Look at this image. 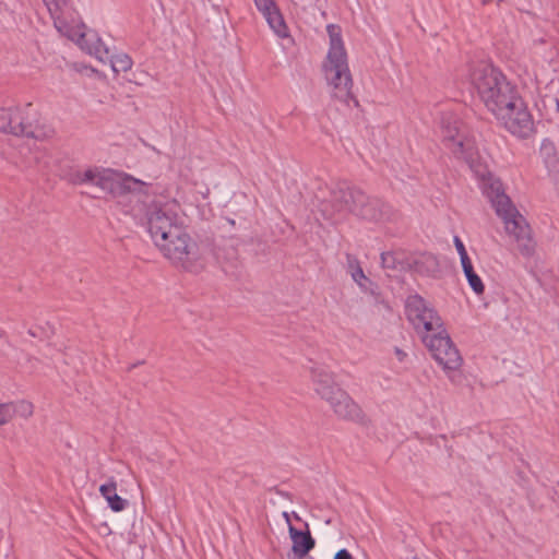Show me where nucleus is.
I'll list each match as a JSON object with an SVG mask.
<instances>
[{"instance_id":"1","label":"nucleus","mask_w":559,"mask_h":559,"mask_svg":"<svg viewBox=\"0 0 559 559\" xmlns=\"http://www.w3.org/2000/svg\"><path fill=\"white\" fill-rule=\"evenodd\" d=\"M72 182L90 183L114 195L131 194L142 203L140 212L150 237L165 259L174 266L191 273L205 267V248L187 233L186 213L176 199L163 195L151 199L146 182L110 169L76 171Z\"/></svg>"},{"instance_id":"2","label":"nucleus","mask_w":559,"mask_h":559,"mask_svg":"<svg viewBox=\"0 0 559 559\" xmlns=\"http://www.w3.org/2000/svg\"><path fill=\"white\" fill-rule=\"evenodd\" d=\"M441 132L444 145L457 158L465 160L478 178L483 193L502 221L507 235L516 243L520 253L532 257L536 250V241L528 223L504 193L501 181L480 162L475 142L467 136L463 123L457 117L445 115L441 120Z\"/></svg>"},{"instance_id":"3","label":"nucleus","mask_w":559,"mask_h":559,"mask_svg":"<svg viewBox=\"0 0 559 559\" xmlns=\"http://www.w3.org/2000/svg\"><path fill=\"white\" fill-rule=\"evenodd\" d=\"M326 32L329 35V50L323 62V72L331 88L332 97L347 105L353 100L357 105L352 91L353 78L342 38V29L336 24H329Z\"/></svg>"},{"instance_id":"4","label":"nucleus","mask_w":559,"mask_h":559,"mask_svg":"<svg viewBox=\"0 0 559 559\" xmlns=\"http://www.w3.org/2000/svg\"><path fill=\"white\" fill-rule=\"evenodd\" d=\"M468 80L489 111L496 114L500 108L512 104L518 91L493 66L478 62L471 67Z\"/></svg>"},{"instance_id":"5","label":"nucleus","mask_w":559,"mask_h":559,"mask_svg":"<svg viewBox=\"0 0 559 559\" xmlns=\"http://www.w3.org/2000/svg\"><path fill=\"white\" fill-rule=\"evenodd\" d=\"M335 201L342 206L349 207V212L364 219L371 222H383L390 218V207L379 199L366 195L356 188H342L336 192Z\"/></svg>"},{"instance_id":"6","label":"nucleus","mask_w":559,"mask_h":559,"mask_svg":"<svg viewBox=\"0 0 559 559\" xmlns=\"http://www.w3.org/2000/svg\"><path fill=\"white\" fill-rule=\"evenodd\" d=\"M406 314L424 342V336L444 330L443 321L431 304L419 295L406 299Z\"/></svg>"},{"instance_id":"7","label":"nucleus","mask_w":559,"mask_h":559,"mask_svg":"<svg viewBox=\"0 0 559 559\" xmlns=\"http://www.w3.org/2000/svg\"><path fill=\"white\" fill-rule=\"evenodd\" d=\"M423 343L447 373L461 368L463 358L445 329L424 336Z\"/></svg>"},{"instance_id":"8","label":"nucleus","mask_w":559,"mask_h":559,"mask_svg":"<svg viewBox=\"0 0 559 559\" xmlns=\"http://www.w3.org/2000/svg\"><path fill=\"white\" fill-rule=\"evenodd\" d=\"M35 112L31 105L24 108L9 107L2 112V131L37 140L48 136L47 132L34 124Z\"/></svg>"},{"instance_id":"9","label":"nucleus","mask_w":559,"mask_h":559,"mask_svg":"<svg viewBox=\"0 0 559 559\" xmlns=\"http://www.w3.org/2000/svg\"><path fill=\"white\" fill-rule=\"evenodd\" d=\"M493 115L507 130L516 136L528 138L534 131L532 116L519 94L512 99V104L500 108Z\"/></svg>"},{"instance_id":"10","label":"nucleus","mask_w":559,"mask_h":559,"mask_svg":"<svg viewBox=\"0 0 559 559\" xmlns=\"http://www.w3.org/2000/svg\"><path fill=\"white\" fill-rule=\"evenodd\" d=\"M325 403L340 419L361 426H367L370 423L361 406L343 388L329 397Z\"/></svg>"},{"instance_id":"11","label":"nucleus","mask_w":559,"mask_h":559,"mask_svg":"<svg viewBox=\"0 0 559 559\" xmlns=\"http://www.w3.org/2000/svg\"><path fill=\"white\" fill-rule=\"evenodd\" d=\"M308 372L313 391L322 401L325 402L341 389L335 373L328 366L313 362Z\"/></svg>"},{"instance_id":"12","label":"nucleus","mask_w":559,"mask_h":559,"mask_svg":"<svg viewBox=\"0 0 559 559\" xmlns=\"http://www.w3.org/2000/svg\"><path fill=\"white\" fill-rule=\"evenodd\" d=\"M346 269L352 280L362 293L370 295L376 305H382L384 308H388L379 286L365 274L359 260L355 255L346 254Z\"/></svg>"},{"instance_id":"13","label":"nucleus","mask_w":559,"mask_h":559,"mask_svg":"<svg viewBox=\"0 0 559 559\" xmlns=\"http://www.w3.org/2000/svg\"><path fill=\"white\" fill-rule=\"evenodd\" d=\"M257 9L266 20L270 28L281 38L288 36V28L273 0H254Z\"/></svg>"},{"instance_id":"14","label":"nucleus","mask_w":559,"mask_h":559,"mask_svg":"<svg viewBox=\"0 0 559 559\" xmlns=\"http://www.w3.org/2000/svg\"><path fill=\"white\" fill-rule=\"evenodd\" d=\"M455 249L460 255L461 264L463 272L466 276V280L471 286V288L474 290L475 294L481 295L485 290V286L480 280V277L475 273L472 261L467 254V251L465 249V246L463 241L455 236L453 239Z\"/></svg>"},{"instance_id":"15","label":"nucleus","mask_w":559,"mask_h":559,"mask_svg":"<svg viewBox=\"0 0 559 559\" xmlns=\"http://www.w3.org/2000/svg\"><path fill=\"white\" fill-rule=\"evenodd\" d=\"M342 188H348L347 186H340L335 188L329 199H325L319 203L318 212L322 216L323 219L336 223L344 214L349 212V207L342 206L340 201H335V194Z\"/></svg>"},{"instance_id":"16","label":"nucleus","mask_w":559,"mask_h":559,"mask_svg":"<svg viewBox=\"0 0 559 559\" xmlns=\"http://www.w3.org/2000/svg\"><path fill=\"white\" fill-rule=\"evenodd\" d=\"M34 414V405L26 400L2 404V425L12 420L28 419Z\"/></svg>"},{"instance_id":"17","label":"nucleus","mask_w":559,"mask_h":559,"mask_svg":"<svg viewBox=\"0 0 559 559\" xmlns=\"http://www.w3.org/2000/svg\"><path fill=\"white\" fill-rule=\"evenodd\" d=\"M289 536L293 542V552L298 558L305 557L314 547V539L309 532L304 533L289 525Z\"/></svg>"},{"instance_id":"18","label":"nucleus","mask_w":559,"mask_h":559,"mask_svg":"<svg viewBox=\"0 0 559 559\" xmlns=\"http://www.w3.org/2000/svg\"><path fill=\"white\" fill-rule=\"evenodd\" d=\"M117 484L115 480H110L99 487L102 496L108 502L110 509L115 512H120L126 508L127 501L117 495Z\"/></svg>"},{"instance_id":"19","label":"nucleus","mask_w":559,"mask_h":559,"mask_svg":"<svg viewBox=\"0 0 559 559\" xmlns=\"http://www.w3.org/2000/svg\"><path fill=\"white\" fill-rule=\"evenodd\" d=\"M91 36L87 34H82L79 39V44L83 49H86L88 53L94 55L99 61L105 62L109 58V51L107 48L103 46L99 40H96V45L94 47H85L84 45L91 39Z\"/></svg>"},{"instance_id":"20","label":"nucleus","mask_w":559,"mask_h":559,"mask_svg":"<svg viewBox=\"0 0 559 559\" xmlns=\"http://www.w3.org/2000/svg\"><path fill=\"white\" fill-rule=\"evenodd\" d=\"M91 36L87 34H82L79 39V44L83 49H86L88 53L94 55L99 61L105 62L109 58V51L107 48L103 46L99 40H96V45L94 47H85L84 45L91 39Z\"/></svg>"},{"instance_id":"21","label":"nucleus","mask_w":559,"mask_h":559,"mask_svg":"<svg viewBox=\"0 0 559 559\" xmlns=\"http://www.w3.org/2000/svg\"><path fill=\"white\" fill-rule=\"evenodd\" d=\"M109 61H110L112 71L116 73L127 72L132 67V60L126 53H118V55L111 56Z\"/></svg>"},{"instance_id":"22","label":"nucleus","mask_w":559,"mask_h":559,"mask_svg":"<svg viewBox=\"0 0 559 559\" xmlns=\"http://www.w3.org/2000/svg\"><path fill=\"white\" fill-rule=\"evenodd\" d=\"M46 4L48 11L50 12L51 16L55 19V25L58 28L59 32H61V27L58 25V21L56 17V14L60 10L61 0H43Z\"/></svg>"},{"instance_id":"23","label":"nucleus","mask_w":559,"mask_h":559,"mask_svg":"<svg viewBox=\"0 0 559 559\" xmlns=\"http://www.w3.org/2000/svg\"><path fill=\"white\" fill-rule=\"evenodd\" d=\"M381 265L383 269H394L395 267V257L391 252H382L381 253Z\"/></svg>"},{"instance_id":"24","label":"nucleus","mask_w":559,"mask_h":559,"mask_svg":"<svg viewBox=\"0 0 559 559\" xmlns=\"http://www.w3.org/2000/svg\"><path fill=\"white\" fill-rule=\"evenodd\" d=\"M334 559H353V557L346 549H341L335 554Z\"/></svg>"},{"instance_id":"25","label":"nucleus","mask_w":559,"mask_h":559,"mask_svg":"<svg viewBox=\"0 0 559 559\" xmlns=\"http://www.w3.org/2000/svg\"><path fill=\"white\" fill-rule=\"evenodd\" d=\"M28 335L32 337H41V333L38 328H29L27 330Z\"/></svg>"},{"instance_id":"26","label":"nucleus","mask_w":559,"mask_h":559,"mask_svg":"<svg viewBox=\"0 0 559 559\" xmlns=\"http://www.w3.org/2000/svg\"><path fill=\"white\" fill-rule=\"evenodd\" d=\"M395 354H396V356H397L399 360H401V361H402V360L404 359V357H405V353H404L403 350H401L400 348H395Z\"/></svg>"},{"instance_id":"27","label":"nucleus","mask_w":559,"mask_h":559,"mask_svg":"<svg viewBox=\"0 0 559 559\" xmlns=\"http://www.w3.org/2000/svg\"><path fill=\"white\" fill-rule=\"evenodd\" d=\"M283 516L285 518V520H286V522H287L288 526H289V525H292V524H290L289 514H288L287 512H284V513H283Z\"/></svg>"}]
</instances>
